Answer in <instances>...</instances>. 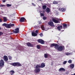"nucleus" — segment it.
Returning <instances> with one entry per match:
<instances>
[{"mask_svg":"<svg viewBox=\"0 0 75 75\" xmlns=\"http://www.w3.org/2000/svg\"><path fill=\"white\" fill-rule=\"evenodd\" d=\"M52 20L55 23H58L59 22V21H61V20L58 18H53L52 19Z\"/></svg>","mask_w":75,"mask_h":75,"instance_id":"nucleus-1","label":"nucleus"},{"mask_svg":"<svg viewBox=\"0 0 75 75\" xmlns=\"http://www.w3.org/2000/svg\"><path fill=\"white\" fill-rule=\"evenodd\" d=\"M12 65L13 66H16L17 67L22 66V65L19 62L13 63H12Z\"/></svg>","mask_w":75,"mask_h":75,"instance_id":"nucleus-2","label":"nucleus"},{"mask_svg":"<svg viewBox=\"0 0 75 75\" xmlns=\"http://www.w3.org/2000/svg\"><path fill=\"white\" fill-rule=\"evenodd\" d=\"M3 26H5L6 28H11V26L10 23L9 24H7V23H4L2 25Z\"/></svg>","mask_w":75,"mask_h":75,"instance_id":"nucleus-3","label":"nucleus"},{"mask_svg":"<svg viewBox=\"0 0 75 75\" xmlns=\"http://www.w3.org/2000/svg\"><path fill=\"white\" fill-rule=\"evenodd\" d=\"M65 50V47L64 46H60L58 48V51H62V50Z\"/></svg>","mask_w":75,"mask_h":75,"instance_id":"nucleus-4","label":"nucleus"},{"mask_svg":"<svg viewBox=\"0 0 75 75\" xmlns=\"http://www.w3.org/2000/svg\"><path fill=\"white\" fill-rule=\"evenodd\" d=\"M4 64V62L3 59H1L0 61V68H1Z\"/></svg>","mask_w":75,"mask_h":75,"instance_id":"nucleus-5","label":"nucleus"},{"mask_svg":"<svg viewBox=\"0 0 75 75\" xmlns=\"http://www.w3.org/2000/svg\"><path fill=\"white\" fill-rule=\"evenodd\" d=\"M48 24L50 26H52V27H54V24L52 22L50 21L48 22Z\"/></svg>","mask_w":75,"mask_h":75,"instance_id":"nucleus-6","label":"nucleus"},{"mask_svg":"<svg viewBox=\"0 0 75 75\" xmlns=\"http://www.w3.org/2000/svg\"><path fill=\"white\" fill-rule=\"evenodd\" d=\"M13 33H18L19 32V28H16L13 31Z\"/></svg>","mask_w":75,"mask_h":75,"instance_id":"nucleus-7","label":"nucleus"},{"mask_svg":"<svg viewBox=\"0 0 75 75\" xmlns=\"http://www.w3.org/2000/svg\"><path fill=\"white\" fill-rule=\"evenodd\" d=\"M38 41L40 43H41L42 44H44V41L42 39H39L38 40Z\"/></svg>","mask_w":75,"mask_h":75,"instance_id":"nucleus-8","label":"nucleus"},{"mask_svg":"<svg viewBox=\"0 0 75 75\" xmlns=\"http://www.w3.org/2000/svg\"><path fill=\"white\" fill-rule=\"evenodd\" d=\"M41 27L42 30H45V31H47V30H48V28L44 27L43 25H42L41 26Z\"/></svg>","mask_w":75,"mask_h":75,"instance_id":"nucleus-9","label":"nucleus"},{"mask_svg":"<svg viewBox=\"0 0 75 75\" xmlns=\"http://www.w3.org/2000/svg\"><path fill=\"white\" fill-rule=\"evenodd\" d=\"M3 58L4 61H8V57L6 56H4Z\"/></svg>","mask_w":75,"mask_h":75,"instance_id":"nucleus-10","label":"nucleus"},{"mask_svg":"<svg viewBox=\"0 0 75 75\" xmlns=\"http://www.w3.org/2000/svg\"><path fill=\"white\" fill-rule=\"evenodd\" d=\"M40 69H35V73H38L40 71Z\"/></svg>","mask_w":75,"mask_h":75,"instance_id":"nucleus-11","label":"nucleus"},{"mask_svg":"<svg viewBox=\"0 0 75 75\" xmlns=\"http://www.w3.org/2000/svg\"><path fill=\"white\" fill-rule=\"evenodd\" d=\"M58 9L59 10L61 11H65V9L64 8H58Z\"/></svg>","mask_w":75,"mask_h":75,"instance_id":"nucleus-12","label":"nucleus"},{"mask_svg":"<svg viewBox=\"0 0 75 75\" xmlns=\"http://www.w3.org/2000/svg\"><path fill=\"white\" fill-rule=\"evenodd\" d=\"M25 20V18L24 17H22L21 18V19L20 20V21L21 22H24V20Z\"/></svg>","mask_w":75,"mask_h":75,"instance_id":"nucleus-13","label":"nucleus"},{"mask_svg":"<svg viewBox=\"0 0 75 75\" xmlns=\"http://www.w3.org/2000/svg\"><path fill=\"white\" fill-rule=\"evenodd\" d=\"M27 45L28 46V47H33V46L30 42H28L27 43Z\"/></svg>","mask_w":75,"mask_h":75,"instance_id":"nucleus-14","label":"nucleus"},{"mask_svg":"<svg viewBox=\"0 0 75 75\" xmlns=\"http://www.w3.org/2000/svg\"><path fill=\"white\" fill-rule=\"evenodd\" d=\"M45 66V63H42L41 64L40 68H44Z\"/></svg>","mask_w":75,"mask_h":75,"instance_id":"nucleus-15","label":"nucleus"},{"mask_svg":"<svg viewBox=\"0 0 75 75\" xmlns=\"http://www.w3.org/2000/svg\"><path fill=\"white\" fill-rule=\"evenodd\" d=\"M45 11H46V12H47V13H50V8L47 7L46 8V10H45Z\"/></svg>","mask_w":75,"mask_h":75,"instance_id":"nucleus-16","label":"nucleus"},{"mask_svg":"<svg viewBox=\"0 0 75 75\" xmlns=\"http://www.w3.org/2000/svg\"><path fill=\"white\" fill-rule=\"evenodd\" d=\"M57 29H58L59 31H60V30H61V29H62V26H58L57 27Z\"/></svg>","mask_w":75,"mask_h":75,"instance_id":"nucleus-17","label":"nucleus"},{"mask_svg":"<svg viewBox=\"0 0 75 75\" xmlns=\"http://www.w3.org/2000/svg\"><path fill=\"white\" fill-rule=\"evenodd\" d=\"M35 68V69H40V68H41V66H40V65L38 64L36 66Z\"/></svg>","mask_w":75,"mask_h":75,"instance_id":"nucleus-18","label":"nucleus"},{"mask_svg":"<svg viewBox=\"0 0 75 75\" xmlns=\"http://www.w3.org/2000/svg\"><path fill=\"white\" fill-rule=\"evenodd\" d=\"M32 36L35 37V36H37V34L35 33H34V32H32Z\"/></svg>","mask_w":75,"mask_h":75,"instance_id":"nucleus-19","label":"nucleus"},{"mask_svg":"<svg viewBox=\"0 0 75 75\" xmlns=\"http://www.w3.org/2000/svg\"><path fill=\"white\" fill-rule=\"evenodd\" d=\"M59 71H65V69L64 68H60L59 69Z\"/></svg>","mask_w":75,"mask_h":75,"instance_id":"nucleus-20","label":"nucleus"},{"mask_svg":"<svg viewBox=\"0 0 75 75\" xmlns=\"http://www.w3.org/2000/svg\"><path fill=\"white\" fill-rule=\"evenodd\" d=\"M70 68L71 69H73L74 68V65L73 64H71L70 66Z\"/></svg>","mask_w":75,"mask_h":75,"instance_id":"nucleus-21","label":"nucleus"},{"mask_svg":"<svg viewBox=\"0 0 75 75\" xmlns=\"http://www.w3.org/2000/svg\"><path fill=\"white\" fill-rule=\"evenodd\" d=\"M58 44H56V45L55 46V49H56V50H58Z\"/></svg>","mask_w":75,"mask_h":75,"instance_id":"nucleus-22","label":"nucleus"},{"mask_svg":"<svg viewBox=\"0 0 75 75\" xmlns=\"http://www.w3.org/2000/svg\"><path fill=\"white\" fill-rule=\"evenodd\" d=\"M47 8V6L46 5H43L42 6V8L43 10H45Z\"/></svg>","mask_w":75,"mask_h":75,"instance_id":"nucleus-23","label":"nucleus"},{"mask_svg":"<svg viewBox=\"0 0 75 75\" xmlns=\"http://www.w3.org/2000/svg\"><path fill=\"white\" fill-rule=\"evenodd\" d=\"M44 57L45 58H48V54L46 53L44 54Z\"/></svg>","mask_w":75,"mask_h":75,"instance_id":"nucleus-24","label":"nucleus"},{"mask_svg":"<svg viewBox=\"0 0 75 75\" xmlns=\"http://www.w3.org/2000/svg\"><path fill=\"white\" fill-rule=\"evenodd\" d=\"M63 28H66L67 27V25L66 24H64L63 25Z\"/></svg>","mask_w":75,"mask_h":75,"instance_id":"nucleus-25","label":"nucleus"},{"mask_svg":"<svg viewBox=\"0 0 75 75\" xmlns=\"http://www.w3.org/2000/svg\"><path fill=\"white\" fill-rule=\"evenodd\" d=\"M72 53H66V55H72Z\"/></svg>","mask_w":75,"mask_h":75,"instance_id":"nucleus-26","label":"nucleus"},{"mask_svg":"<svg viewBox=\"0 0 75 75\" xmlns=\"http://www.w3.org/2000/svg\"><path fill=\"white\" fill-rule=\"evenodd\" d=\"M56 45V44L55 43H53V44H51L50 46V47H54V46L55 47V46Z\"/></svg>","mask_w":75,"mask_h":75,"instance_id":"nucleus-27","label":"nucleus"},{"mask_svg":"<svg viewBox=\"0 0 75 75\" xmlns=\"http://www.w3.org/2000/svg\"><path fill=\"white\" fill-rule=\"evenodd\" d=\"M3 19L4 20V22H6V21H7V18L6 17H3Z\"/></svg>","mask_w":75,"mask_h":75,"instance_id":"nucleus-28","label":"nucleus"},{"mask_svg":"<svg viewBox=\"0 0 75 75\" xmlns=\"http://www.w3.org/2000/svg\"><path fill=\"white\" fill-rule=\"evenodd\" d=\"M53 4H57L58 2L57 1H53Z\"/></svg>","mask_w":75,"mask_h":75,"instance_id":"nucleus-29","label":"nucleus"},{"mask_svg":"<svg viewBox=\"0 0 75 75\" xmlns=\"http://www.w3.org/2000/svg\"><path fill=\"white\" fill-rule=\"evenodd\" d=\"M7 7H11V4H7L6 5Z\"/></svg>","mask_w":75,"mask_h":75,"instance_id":"nucleus-30","label":"nucleus"},{"mask_svg":"<svg viewBox=\"0 0 75 75\" xmlns=\"http://www.w3.org/2000/svg\"><path fill=\"white\" fill-rule=\"evenodd\" d=\"M37 48L38 49H40L41 48V47H40V46L39 45H37Z\"/></svg>","mask_w":75,"mask_h":75,"instance_id":"nucleus-31","label":"nucleus"},{"mask_svg":"<svg viewBox=\"0 0 75 75\" xmlns=\"http://www.w3.org/2000/svg\"><path fill=\"white\" fill-rule=\"evenodd\" d=\"M8 57L9 59H10V60H11V59H12V57H11V56H9Z\"/></svg>","mask_w":75,"mask_h":75,"instance_id":"nucleus-32","label":"nucleus"},{"mask_svg":"<svg viewBox=\"0 0 75 75\" xmlns=\"http://www.w3.org/2000/svg\"><path fill=\"white\" fill-rule=\"evenodd\" d=\"M10 25L11 26V27H13V26H14V24L10 23Z\"/></svg>","mask_w":75,"mask_h":75,"instance_id":"nucleus-33","label":"nucleus"},{"mask_svg":"<svg viewBox=\"0 0 75 75\" xmlns=\"http://www.w3.org/2000/svg\"><path fill=\"white\" fill-rule=\"evenodd\" d=\"M68 62L69 63V64H71V63H72V60H69Z\"/></svg>","mask_w":75,"mask_h":75,"instance_id":"nucleus-34","label":"nucleus"},{"mask_svg":"<svg viewBox=\"0 0 75 75\" xmlns=\"http://www.w3.org/2000/svg\"><path fill=\"white\" fill-rule=\"evenodd\" d=\"M5 6V5H0V7H4Z\"/></svg>","mask_w":75,"mask_h":75,"instance_id":"nucleus-35","label":"nucleus"},{"mask_svg":"<svg viewBox=\"0 0 75 75\" xmlns=\"http://www.w3.org/2000/svg\"><path fill=\"white\" fill-rule=\"evenodd\" d=\"M43 19L44 20H45L47 19V17H44L43 18Z\"/></svg>","mask_w":75,"mask_h":75,"instance_id":"nucleus-36","label":"nucleus"},{"mask_svg":"<svg viewBox=\"0 0 75 75\" xmlns=\"http://www.w3.org/2000/svg\"><path fill=\"white\" fill-rule=\"evenodd\" d=\"M11 73H13V74H14V71H13V70L11 71Z\"/></svg>","mask_w":75,"mask_h":75,"instance_id":"nucleus-37","label":"nucleus"},{"mask_svg":"<svg viewBox=\"0 0 75 75\" xmlns=\"http://www.w3.org/2000/svg\"><path fill=\"white\" fill-rule=\"evenodd\" d=\"M3 33L0 32V36L1 35H3Z\"/></svg>","mask_w":75,"mask_h":75,"instance_id":"nucleus-38","label":"nucleus"},{"mask_svg":"<svg viewBox=\"0 0 75 75\" xmlns=\"http://www.w3.org/2000/svg\"><path fill=\"white\" fill-rule=\"evenodd\" d=\"M66 63H67V61H65L63 62V64H64V65H65V64H66Z\"/></svg>","mask_w":75,"mask_h":75,"instance_id":"nucleus-39","label":"nucleus"},{"mask_svg":"<svg viewBox=\"0 0 75 75\" xmlns=\"http://www.w3.org/2000/svg\"><path fill=\"white\" fill-rule=\"evenodd\" d=\"M42 33H41L40 34V37H42Z\"/></svg>","mask_w":75,"mask_h":75,"instance_id":"nucleus-40","label":"nucleus"},{"mask_svg":"<svg viewBox=\"0 0 75 75\" xmlns=\"http://www.w3.org/2000/svg\"><path fill=\"white\" fill-rule=\"evenodd\" d=\"M41 16H44V14L43 13H41Z\"/></svg>","mask_w":75,"mask_h":75,"instance_id":"nucleus-41","label":"nucleus"},{"mask_svg":"<svg viewBox=\"0 0 75 75\" xmlns=\"http://www.w3.org/2000/svg\"><path fill=\"white\" fill-rule=\"evenodd\" d=\"M56 16H58V12H57V13H56Z\"/></svg>","mask_w":75,"mask_h":75,"instance_id":"nucleus-42","label":"nucleus"},{"mask_svg":"<svg viewBox=\"0 0 75 75\" xmlns=\"http://www.w3.org/2000/svg\"><path fill=\"white\" fill-rule=\"evenodd\" d=\"M3 3H5L6 1L5 0H2Z\"/></svg>","mask_w":75,"mask_h":75,"instance_id":"nucleus-43","label":"nucleus"},{"mask_svg":"<svg viewBox=\"0 0 75 75\" xmlns=\"http://www.w3.org/2000/svg\"><path fill=\"white\" fill-rule=\"evenodd\" d=\"M32 4L33 5V6H35V4H34V3H32Z\"/></svg>","mask_w":75,"mask_h":75,"instance_id":"nucleus-44","label":"nucleus"},{"mask_svg":"<svg viewBox=\"0 0 75 75\" xmlns=\"http://www.w3.org/2000/svg\"><path fill=\"white\" fill-rule=\"evenodd\" d=\"M13 16V15H9L10 17H12Z\"/></svg>","mask_w":75,"mask_h":75,"instance_id":"nucleus-45","label":"nucleus"},{"mask_svg":"<svg viewBox=\"0 0 75 75\" xmlns=\"http://www.w3.org/2000/svg\"><path fill=\"white\" fill-rule=\"evenodd\" d=\"M35 33H38V30H36Z\"/></svg>","mask_w":75,"mask_h":75,"instance_id":"nucleus-46","label":"nucleus"},{"mask_svg":"<svg viewBox=\"0 0 75 75\" xmlns=\"http://www.w3.org/2000/svg\"><path fill=\"white\" fill-rule=\"evenodd\" d=\"M2 21H1V19H0V22H1Z\"/></svg>","mask_w":75,"mask_h":75,"instance_id":"nucleus-47","label":"nucleus"},{"mask_svg":"<svg viewBox=\"0 0 75 75\" xmlns=\"http://www.w3.org/2000/svg\"><path fill=\"white\" fill-rule=\"evenodd\" d=\"M41 22L40 21L39 22V24H41Z\"/></svg>","mask_w":75,"mask_h":75,"instance_id":"nucleus-48","label":"nucleus"},{"mask_svg":"<svg viewBox=\"0 0 75 75\" xmlns=\"http://www.w3.org/2000/svg\"><path fill=\"white\" fill-rule=\"evenodd\" d=\"M66 74H68V72H67Z\"/></svg>","mask_w":75,"mask_h":75,"instance_id":"nucleus-49","label":"nucleus"},{"mask_svg":"<svg viewBox=\"0 0 75 75\" xmlns=\"http://www.w3.org/2000/svg\"><path fill=\"white\" fill-rule=\"evenodd\" d=\"M13 73H11V75H13Z\"/></svg>","mask_w":75,"mask_h":75,"instance_id":"nucleus-50","label":"nucleus"},{"mask_svg":"<svg viewBox=\"0 0 75 75\" xmlns=\"http://www.w3.org/2000/svg\"><path fill=\"white\" fill-rule=\"evenodd\" d=\"M1 13H4V12H1Z\"/></svg>","mask_w":75,"mask_h":75,"instance_id":"nucleus-51","label":"nucleus"},{"mask_svg":"<svg viewBox=\"0 0 75 75\" xmlns=\"http://www.w3.org/2000/svg\"><path fill=\"white\" fill-rule=\"evenodd\" d=\"M0 30H1V28L0 27Z\"/></svg>","mask_w":75,"mask_h":75,"instance_id":"nucleus-52","label":"nucleus"}]
</instances>
